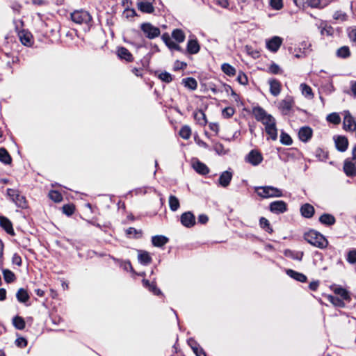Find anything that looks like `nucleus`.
Here are the masks:
<instances>
[{"instance_id":"4d7b16f0","label":"nucleus","mask_w":356,"mask_h":356,"mask_svg":"<svg viewBox=\"0 0 356 356\" xmlns=\"http://www.w3.org/2000/svg\"><path fill=\"white\" fill-rule=\"evenodd\" d=\"M159 77L161 80L165 83H170L172 81V75L167 72L161 73Z\"/></svg>"},{"instance_id":"2f4dec72","label":"nucleus","mask_w":356,"mask_h":356,"mask_svg":"<svg viewBox=\"0 0 356 356\" xmlns=\"http://www.w3.org/2000/svg\"><path fill=\"white\" fill-rule=\"evenodd\" d=\"M193 116L197 123L200 126H204L207 123V118L205 113L202 110H198L195 111L193 113Z\"/></svg>"},{"instance_id":"bb28decb","label":"nucleus","mask_w":356,"mask_h":356,"mask_svg":"<svg viewBox=\"0 0 356 356\" xmlns=\"http://www.w3.org/2000/svg\"><path fill=\"white\" fill-rule=\"evenodd\" d=\"M319 221L323 225L330 226L333 225L335 223L336 219L334 216L332 214L323 213L320 216Z\"/></svg>"},{"instance_id":"2eb2a0df","label":"nucleus","mask_w":356,"mask_h":356,"mask_svg":"<svg viewBox=\"0 0 356 356\" xmlns=\"http://www.w3.org/2000/svg\"><path fill=\"white\" fill-rule=\"evenodd\" d=\"M343 128L346 131H354L356 129V122L349 112H346L345 114Z\"/></svg>"},{"instance_id":"6e6552de","label":"nucleus","mask_w":356,"mask_h":356,"mask_svg":"<svg viewBox=\"0 0 356 356\" xmlns=\"http://www.w3.org/2000/svg\"><path fill=\"white\" fill-rule=\"evenodd\" d=\"M245 160L251 165L257 166L262 162L263 156L259 151L252 149L246 155Z\"/></svg>"},{"instance_id":"473e14b6","label":"nucleus","mask_w":356,"mask_h":356,"mask_svg":"<svg viewBox=\"0 0 356 356\" xmlns=\"http://www.w3.org/2000/svg\"><path fill=\"white\" fill-rule=\"evenodd\" d=\"M168 242V238L164 236L158 235L152 238V243L156 247H162Z\"/></svg>"},{"instance_id":"a19ab883","label":"nucleus","mask_w":356,"mask_h":356,"mask_svg":"<svg viewBox=\"0 0 356 356\" xmlns=\"http://www.w3.org/2000/svg\"><path fill=\"white\" fill-rule=\"evenodd\" d=\"M266 134L270 136L273 140H275L277 138V129L276 128V123L271 126H268L265 128Z\"/></svg>"},{"instance_id":"774afa93","label":"nucleus","mask_w":356,"mask_h":356,"mask_svg":"<svg viewBox=\"0 0 356 356\" xmlns=\"http://www.w3.org/2000/svg\"><path fill=\"white\" fill-rule=\"evenodd\" d=\"M348 37L350 41L356 44V29H353L349 31Z\"/></svg>"},{"instance_id":"13d9d810","label":"nucleus","mask_w":356,"mask_h":356,"mask_svg":"<svg viewBox=\"0 0 356 356\" xmlns=\"http://www.w3.org/2000/svg\"><path fill=\"white\" fill-rule=\"evenodd\" d=\"M74 211V206L72 204H65L63 207V212L67 216H71Z\"/></svg>"},{"instance_id":"58836bf2","label":"nucleus","mask_w":356,"mask_h":356,"mask_svg":"<svg viewBox=\"0 0 356 356\" xmlns=\"http://www.w3.org/2000/svg\"><path fill=\"white\" fill-rule=\"evenodd\" d=\"M182 83L185 87L191 89L195 90L197 86V81L192 77H188L182 80Z\"/></svg>"},{"instance_id":"ddd939ff","label":"nucleus","mask_w":356,"mask_h":356,"mask_svg":"<svg viewBox=\"0 0 356 356\" xmlns=\"http://www.w3.org/2000/svg\"><path fill=\"white\" fill-rule=\"evenodd\" d=\"M313 130L308 126L301 127L298 131L299 139L304 143L308 142L312 137Z\"/></svg>"},{"instance_id":"4be33fe9","label":"nucleus","mask_w":356,"mask_h":356,"mask_svg":"<svg viewBox=\"0 0 356 356\" xmlns=\"http://www.w3.org/2000/svg\"><path fill=\"white\" fill-rule=\"evenodd\" d=\"M314 208L310 204L306 203L300 207L301 215L307 218H312L314 214Z\"/></svg>"},{"instance_id":"864d4df0","label":"nucleus","mask_w":356,"mask_h":356,"mask_svg":"<svg viewBox=\"0 0 356 356\" xmlns=\"http://www.w3.org/2000/svg\"><path fill=\"white\" fill-rule=\"evenodd\" d=\"M49 197L55 202H60L62 201V195L56 191H51L49 193Z\"/></svg>"},{"instance_id":"69168bd1","label":"nucleus","mask_w":356,"mask_h":356,"mask_svg":"<svg viewBox=\"0 0 356 356\" xmlns=\"http://www.w3.org/2000/svg\"><path fill=\"white\" fill-rule=\"evenodd\" d=\"M334 19L341 21L346 20L347 15L345 13L341 11H337L334 14Z\"/></svg>"},{"instance_id":"c756f323","label":"nucleus","mask_w":356,"mask_h":356,"mask_svg":"<svg viewBox=\"0 0 356 356\" xmlns=\"http://www.w3.org/2000/svg\"><path fill=\"white\" fill-rule=\"evenodd\" d=\"M200 51V45L197 40H189L187 43V52L195 54Z\"/></svg>"},{"instance_id":"f257e3e1","label":"nucleus","mask_w":356,"mask_h":356,"mask_svg":"<svg viewBox=\"0 0 356 356\" xmlns=\"http://www.w3.org/2000/svg\"><path fill=\"white\" fill-rule=\"evenodd\" d=\"M304 238L311 245L321 249L326 248L328 245V241L324 236L314 230L305 233Z\"/></svg>"},{"instance_id":"1a4fd4ad","label":"nucleus","mask_w":356,"mask_h":356,"mask_svg":"<svg viewBox=\"0 0 356 356\" xmlns=\"http://www.w3.org/2000/svg\"><path fill=\"white\" fill-rule=\"evenodd\" d=\"M269 210L275 214H280L287 211V204L282 200L272 202L269 205Z\"/></svg>"},{"instance_id":"a211bd4d","label":"nucleus","mask_w":356,"mask_h":356,"mask_svg":"<svg viewBox=\"0 0 356 356\" xmlns=\"http://www.w3.org/2000/svg\"><path fill=\"white\" fill-rule=\"evenodd\" d=\"M343 172L348 177H353L356 175L355 164L349 159H346L343 163Z\"/></svg>"},{"instance_id":"09e8293b","label":"nucleus","mask_w":356,"mask_h":356,"mask_svg":"<svg viewBox=\"0 0 356 356\" xmlns=\"http://www.w3.org/2000/svg\"><path fill=\"white\" fill-rule=\"evenodd\" d=\"M259 225H260V227L262 229H264L268 233H272L273 232V229L270 227L269 221L266 218L261 217L259 219Z\"/></svg>"},{"instance_id":"423d86ee","label":"nucleus","mask_w":356,"mask_h":356,"mask_svg":"<svg viewBox=\"0 0 356 356\" xmlns=\"http://www.w3.org/2000/svg\"><path fill=\"white\" fill-rule=\"evenodd\" d=\"M140 29L145 33V36L149 39H154L158 37L161 33L160 29L150 23L142 24Z\"/></svg>"},{"instance_id":"5fc2aeb1","label":"nucleus","mask_w":356,"mask_h":356,"mask_svg":"<svg viewBox=\"0 0 356 356\" xmlns=\"http://www.w3.org/2000/svg\"><path fill=\"white\" fill-rule=\"evenodd\" d=\"M235 113V109L233 107H226L222 110V115L225 118H229Z\"/></svg>"},{"instance_id":"cd10ccee","label":"nucleus","mask_w":356,"mask_h":356,"mask_svg":"<svg viewBox=\"0 0 356 356\" xmlns=\"http://www.w3.org/2000/svg\"><path fill=\"white\" fill-rule=\"evenodd\" d=\"M138 9L146 13H152L154 10V6L150 1H138Z\"/></svg>"},{"instance_id":"e2e57ef3","label":"nucleus","mask_w":356,"mask_h":356,"mask_svg":"<svg viewBox=\"0 0 356 356\" xmlns=\"http://www.w3.org/2000/svg\"><path fill=\"white\" fill-rule=\"evenodd\" d=\"M347 260L350 264L356 262V250H350L348 252Z\"/></svg>"},{"instance_id":"6e6d98bb","label":"nucleus","mask_w":356,"mask_h":356,"mask_svg":"<svg viewBox=\"0 0 356 356\" xmlns=\"http://www.w3.org/2000/svg\"><path fill=\"white\" fill-rule=\"evenodd\" d=\"M261 122L265 126V128L276 123L275 119L271 115H268Z\"/></svg>"},{"instance_id":"f03ea898","label":"nucleus","mask_w":356,"mask_h":356,"mask_svg":"<svg viewBox=\"0 0 356 356\" xmlns=\"http://www.w3.org/2000/svg\"><path fill=\"white\" fill-rule=\"evenodd\" d=\"M254 191L262 198L280 197L283 195L280 189L270 186H257Z\"/></svg>"},{"instance_id":"a18cd8bd","label":"nucleus","mask_w":356,"mask_h":356,"mask_svg":"<svg viewBox=\"0 0 356 356\" xmlns=\"http://www.w3.org/2000/svg\"><path fill=\"white\" fill-rule=\"evenodd\" d=\"M221 69L225 74L229 76H232L236 74L235 68L228 63H223L221 66Z\"/></svg>"},{"instance_id":"412c9836","label":"nucleus","mask_w":356,"mask_h":356,"mask_svg":"<svg viewBox=\"0 0 356 356\" xmlns=\"http://www.w3.org/2000/svg\"><path fill=\"white\" fill-rule=\"evenodd\" d=\"M0 226L10 235H15L12 222L6 217H0Z\"/></svg>"},{"instance_id":"49530a36","label":"nucleus","mask_w":356,"mask_h":356,"mask_svg":"<svg viewBox=\"0 0 356 356\" xmlns=\"http://www.w3.org/2000/svg\"><path fill=\"white\" fill-rule=\"evenodd\" d=\"M2 273L6 282L11 283L15 280V275L11 270L8 269H3Z\"/></svg>"},{"instance_id":"ea45409f","label":"nucleus","mask_w":356,"mask_h":356,"mask_svg":"<svg viewBox=\"0 0 356 356\" xmlns=\"http://www.w3.org/2000/svg\"><path fill=\"white\" fill-rule=\"evenodd\" d=\"M13 324L16 329L20 330L24 329L26 325L24 318L19 316H16L13 318Z\"/></svg>"},{"instance_id":"393cba45","label":"nucleus","mask_w":356,"mask_h":356,"mask_svg":"<svg viewBox=\"0 0 356 356\" xmlns=\"http://www.w3.org/2000/svg\"><path fill=\"white\" fill-rule=\"evenodd\" d=\"M252 114L255 119L259 122H261L265 118L270 115L260 106L254 107L252 109Z\"/></svg>"},{"instance_id":"bf43d9fd","label":"nucleus","mask_w":356,"mask_h":356,"mask_svg":"<svg viewBox=\"0 0 356 356\" xmlns=\"http://www.w3.org/2000/svg\"><path fill=\"white\" fill-rule=\"evenodd\" d=\"M213 149L218 154H225L226 151L224 149V146L222 144L220 143H215L213 145Z\"/></svg>"},{"instance_id":"f704fd0d","label":"nucleus","mask_w":356,"mask_h":356,"mask_svg":"<svg viewBox=\"0 0 356 356\" xmlns=\"http://www.w3.org/2000/svg\"><path fill=\"white\" fill-rule=\"evenodd\" d=\"M17 299L19 302L25 303L29 299V296L26 290L20 288L16 293Z\"/></svg>"},{"instance_id":"20e7f679","label":"nucleus","mask_w":356,"mask_h":356,"mask_svg":"<svg viewBox=\"0 0 356 356\" xmlns=\"http://www.w3.org/2000/svg\"><path fill=\"white\" fill-rule=\"evenodd\" d=\"M16 24V31L18 32V37L21 42L27 47H31L33 43V36L31 33L27 31L22 30L19 31L18 24L20 26L23 25V22L22 20H19L18 22H15Z\"/></svg>"},{"instance_id":"8fccbe9b","label":"nucleus","mask_w":356,"mask_h":356,"mask_svg":"<svg viewBox=\"0 0 356 356\" xmlns=\"http://www.w3.org/2000/svg\"><path fill=\"white\" fill-rule=\"evenodd\" d=\"M300 89L304 96L312 97L313 96L312 90L310 86L305 83L300 84Z\"/></svg>"},{"instance_id":"9b49d317","label":"nucleus","mask_w":356,"mask_h":356,"mask_svg":"<svg viewBox=\"0 0 356 356\" xmlns=\"http://www.w3.org/2000/svg\"><path fill=\"white\" fill-rule=\"evenodd\" d=\"M180 221L181 225L187 228H191L195 225V218L191 211L184 212L181 215Z\"/></svg>"},{"instance_id":"603ef678","label":"nucleus","mask_w":356,"mask_h":356,"mask_svg":"<svg viewBox=\"0 0 356 356\" xmlns=\"http://www.w3.org/2000/svg\"><path fill=\"white\" fill-rule=\"evenodd\" d=\"M327 120L331 123L334 124H338L341 122V118L337 113H332L329 114L327 116Z\"/></svg>"},{"instance_id":"4468645a","label":"nucleus","mask_w":356,"mask_h":356,"mask_svg":"<svg viewBox=\"0 0 356 356\" xmlns=\"http://www.w3.org/2000/svg\"><path fill=\"white\" fill-rule=\"evenodd\" d=\"M325 1H293V3L297 6L300 8L302 6L303 8H306L307 7H312V8H321L326 6V3H324Z\"/></svg>"},{"instance_id":"0eeeda50","label":"nucleus","mask_w":356,"mask_h":356,"mask_svg":"<svg viewBox=\"0 0 356 356\" xmlns=\"http://www.w3.org/2000/svg\"><path fill=\"white\" fill-rule=\"evenodd\" d=\"M209 6L219 13H222L224 10H230L233 9L232 1H210Z\"/></svg>"},{"instance_id":"c9c22d12","label":"nucleus","mask_w":356,"mask_h":356,"mask_svg":"<svg viewBox=\"0 0 356 356\" xmlns=\"http://www.w3.org/2000/svg\"><path fill=\"white\" fill-rule=\"evenodd\" d=\"M327 299L334 306V307H340V308H343L345 307V303H344V301L338 298V297H335L334 296H332V295H327Z\"/></svg>"},{"instance_id":"f8f14e48","label":"nucleus","mask_w":356,"mask_h":356,"mask_svg":"<svg viewBox=\"0 0 356 356\" xmlns=\"http://www.w3.org/2000/svg\"><path fill=\"white\" fill-rule=\"evenodd\" d=\"M282 38L279 36H274L266 40V48L271 52H277L282 44Z\"/></svg>"},{"instance_id":"c03bdc74","label":"nucleus","mask_w":356,"mask_h":356,"mask_svg":"<svg viewBox=\"0 0 356 356\" xmlns=\"http://www.w3.org/2000/svg\"><path fill=\"white\" fill-rule=\"evenodd\" d=\"M172 37L177 42H182L185 40V34L181 29H175L172 33Z\"/></svg>"},{"instance_id":"6ab92c4d","label":"nucleus","mask_w":356,"mask_h":356,"mask_svg":"<svg viewBox=\"0 0 356 356\" xmlns=\"http://www.w3.org/2000/svg\"><path fill=\"white\" fill-rule=\"evenodd\" d=\"M332 290L335 294L339 296L343 300L350 301L351 298L349 292L346 289L339 286H332Z\"/></svg>"},{"instance_id":"3c124183","label":"nucleus","mask_w":356,"mask_h":356,"mask_svg":"<svg viewBox=\"0 0 356 356\" xmlns=\"http://www.w3.org/2000/svg\"><path fill=\"white\" fill-rule=\"evenodd\" d=\"M280 142L284 145H290L292 144L293 140L288 134L282 132L280 135Z\"/></svg>"},{"instance_id":"4c0bfd02","label":"nucleus","mask_w":356,"mask_h":356,"mask_svg":"<svg viewBox=\"0 0 356 356\" xmlns=\"http://www.w3.org/2000/svg\"><path fill=\"white\" fill-rule=\"evenodd\" d=\"M0 161L4 164H10L12 161L11 156L5 148H0Z\"/></svg>"},{"instance_id":"5701e85b","label":"nucleus","mask_w":356,"mask_h":356,"mask_svg":"<svg viewBox=\"0 0 356 356\" xmlns=\"http://www.w3.org/2000/svg\"><path fill=\"white\" fill-rule=\"evenodd\" d=\"M318 28L320 30L321 35L323 36H331L334 33V29L325 22H321Z\"/></svg>"},{"instance_id":"7ed1b4c3","label":"nucleus","mask_w":356,"mask_h":356,"mask_svg":"<svg viewBox=\"0 0 356 356\" xmlns=\"http://www.w3.org/2000/svg\"><path fill=\"white\" fill-rule=\"evenodd\" d=\"M71 19L74 22L79 24H88L92 20V17L86 10H77L71 13Z\"/></svg>"},{"instance_id":"dca6fc26","label":"nucleus","mask_w":356,"mask_h":356,"mask_svg":"<svg viewBox=\"0 0 356 356\" xmlns=\"http://www.w3.org/2000/svg\"><path fill=\"white\" fill-rule=\"evenodd\" d=\"M336 148L339 152H345L348 146V141L347 138L342 136H338L334 137Z\"/></svg>"},{"instance_id":"c85d7f7f","label":"nucleus","mask_w":356,"mask_h":356,"mask_svg":"<svg viewBox=\"0 0 356 356\" xmlns=\"http://www.w3.org/2000/svg\"><path fill=\"white\" fill-rule=\"evenodd\" d=\"M194 170L199 174L204 175L209 173V170L208 167L203 163L196 161L193 163Z\"/></svg>"},{"instance_id":"72a5a7b5","label":"nucleus","mask_w":356,"mask_h":356,"mask_svg":"<svg viewBox=\"0 0 356 356\" xmlns=\"http://www.w3.org/2000/svg\"><path fill=\"white\" fill-rule=\"evenodd\" d=\"M138 261L143 265H148L152 262V257L146 251H140L138 254Z\"/></svg>"},{"instance_id":"0e129e2a","label":"nucleus","mask_w":356,"mask_h":356,"mask_svg":"<svg viewBox=\"0 0 356 356\" xmlns=\"http://www.w3.org/2000/svg\"><path fill=\"white\" fill-rule=\"evenodd\" d=\"M237 80L242 85H246L248 82L247 76L241 72L238 74Z\"/></svg>"},{"instance_id":"b1692460","label":"nucleus","mask_w":356,"mask_h":356,"mask_svg":"<svg viewBox=\"0 0 356 356\" xmlns=\"http://www.w3.org/2000/svg\"><path fill=\"white\" fill-rule=\"evenodd\" d=\"M117 54L120 59H124L127 62H131L134 60L132 54L125 47H119Z\"/></svg>"},{"instance_id":"052dcab7","label":"nucleus","mask_w":356,"mask_h":356,"mask_svg":"<svg viewBox=\"0 0 356 356\" xmlns=\"http://www.w3.org/2000/svg\"><path fill=\"white\" fill-rule=\"evenodd\" d=\"M15 343L17 347L22 348L27 346V340L24 337H18Z\"/></svg>"},{"instance_id":"e433bc0d","label":"nucleus","mask_w":356,"mask_h":356,"mask_svg":"<svg viewBox=\"0 0 356 356\" xmlns=\"http://www.w3.org/2000/svg\"><path fill=\"white\" fill-rule=\"evenodd\" d=\"M143 282L144 286L145 287L148 288L149 291H151L152 293H153L154 295L159 296V295L161 294V290L157 288L155 283H154V282L150 283L147 280H143Z\"/></svg>"},{"instance_id":"79ce46f5","label":"nucleus","mask_w":356,"mask_h":356,"mask_svg":"<svg viewBox=\"0 0 356 356\" xmlns=\"http://www.w3.org/2000/svg\"><path fill=\"white\" fill-rule=\"evenodd\" d=\"M169 207L172 211H176L180 207L178 198L175 195H170L169 197Z\"/></svg>"},{"instance_id":"9d476101","label":"nucleus","mask_w":356,"mask_h":356,"mask_svg":"<svg viewBox=\"0 0 356 356\" xmlns=\"http://www.w3.org/2000/svg\"><path fill=\"white\" fill-rule=\"evenodd\" d=\"M7 193L18 207L24 208L26 206L25 197L19 195L17 191L8 188Z\"/></svg>"},{"instance_id":"37998d69","label":"nucleus","mask_w":356,"mask_h":356,"mask_svg":"<svg viewBox=\"0 0 356 356\" xmlns=\"http://www.w3.org/2000/svg\"><path fill=\"white\" fill-rule=\"evenodd\" d=\"M337 56L339 58H346L350 56V51L348 46H343L337 49Z\"/></svg>"},{"instance_id":"39448f33","label":"nucleus","mask_w":356,"mask_h":356,"mask_svg":"<svg viewBox=\"0 0 356 356\" xmlns=\"http://www.w3.org/2000/svg\"><path fill=\"white\" fill-rule=\"evenodd\" d=\"M294 106V99L291 96H286L278 103V109L284 115H289Z\"/></svg>"},{"instance_id":"7c9ffc66","label":"nucleus","mask_w":356,"mask_h":356,"mask_svg":"<svg viewBox=\"0 0 356 356\" xmlns=\"http://www.w3.org/2000/svg\"><path fill=\"white\" fill-rule=\"evenodd\" d=\"M284 254L286 257H289V258H291V259H293L295 260L301 261L304 253H303V252H301V251H294V250L287 249V250H284Z\"/></svg>"},{"instance_id":"aec40b11","label":"nucleus","mask_w":356,"mask_h":356,"mask_svg":"<svg viewBox=\"0 0 356 356\" xmlns=\"http://www.w3.org/2000/svg\"><path fill=\"white\" fill-rule=\"evenodd\" d=\"M232 179V173L229 171H224L220 175L218 183L222 187H227L229 185Z\"/></svg>"},{"instance_id":"de8ad7c7","label":"nucleus","mask_w":356,"mask_h":356,"mask_svg":"<svg viewBox=\"0 0 356 356\" xmlns=\"http://www.w3.org/2000/svg\"><path fill=\"white\" fill-rule=\"evenodd\" d=\"M179 136L185 140L190 138L191 136V129L190 127L187 125L182 127L179 131Z\"/></svg>"},{"instance_id":"338daca9","label":"nucleus","mask_w":356,"mask_h":356,"mask_svg":"<svg viewBox=\"0 0 356 356\" xmlns=\"http://www.w3.org/2000/svg\"><path fill=\"white\" fill-rule=\"evenodd\" d=\"M170 49H175V50H177V51H182V49L181 47L177 44V43H175V42H173L172 40L170 41H169L168 42V44H166Z\"/></svg>"},{"instance_id":"680f3d73","label":"nucleus","mask_w":356,"mask_h":356,"mask_svg":"<svg viewBox=\"0 0 356 356\" xmlns=\"http://www.w3.org/2000/svg\"><path fill=\"white\" fill-rule=\"evenodd\" d=\"M269 71L273 74H277L281 73V69L280 66L275 63H272L269 67Z\"/></svg>"},{"instance_id":"f3484780","label":"nucleus","mask_w":356,"mask_h":356,"mask_svg":"<svg viewBox=\"0 0 356 356\" xmlns=\"http://www.w3.org/2000/svg\"><path fill=\"white\" fill-rule=\"evenodd\" d=\"M268 83L271 95L275 97L279 95L281 92V83L275 79H270L268 80Z\"/></svg>"},{"instance_id":"a878e982","label":"nucleus","mask_w":356,"mask_h":356,"mask_svg":"<svg viewBox=\"0 0 356 356\" xmlns=\"http://www.w3.org/2000/svg\"><path fill=\"white\" fill-rule=\"evenodd\" d=\"M286 274L291 277V278L299 281L300 282H307V277L304 274L301 273L296 272L292 269H288L286 270Z\"/></svg>"}]
</instances>
